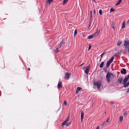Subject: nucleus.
Returning a JSON list of instances; mask_svg holds the SVG:
<instances>
[{"label": "nucleus", "mask_w": 129, "mask_h": 129, "mask_svg": "<svg viewBox=\"0 0 129 129\" xmlns=\"http://www.w3.org/2000/svg\"><path fill=\"white\" fill-rule=\"evenodd\" d=\"M93 84L94 86H96L97 89H99L101 87V83L100 81H98L97 82L96 81L94 82Z\"/></svg>", "instance_id": "1"}, {"label": "nucleus", "mask_w": 129, "mask_h": 129, "mask_svg": "<svg viewBox=\"0 0 129 129\" xmlns=\"http://www.w3.org/2000/svg\"><path fill=\"white\" fill-rule=\"evenodd\" d=\"M111 73L108 72L106 76V81L108 83L110 82V80L111 78Z\"/></svg>", "instance_id": "2"}, {"label": "nucleus", "mask_w": 129, "mask_h": 129, "mask_svg": "<svg viewBox=\"0 0 129 129\" xmlns=\"http://www.w3.org/2000/svg\"><path fill=\"white\" fill-rule=\"evenodd\" d=\"M114 59V57H112L107 62L106 67L107 68H108L110 64L112 62Z\"/></svg>", "instance_id": "3"}, {"label": "nucleus", "mask_w": 129, "mask_h": 129, "mask_svg": "<svg viewBox=\"0 0 129 129\" xmlns=\"http://www.w3.org/2000/svg\"><path fill=\"white\" fill-rule=\"evenodd\" d=\"M90 65H89L88 67H85L84 68V69L86 68V69L84 71V72L86 74H87L88 73V72L90 69Z\"/></svg>", "instance_id": "4"}, {"label": "nucleus", "mask_w": 129, "mask_h": 129, "mask_svg": "<svg viewBox=\"0 0 129 129\" xmlns=\"http://www.w3.org/2000/svg\"><path fill=\"white\" fill-rule=\"evenodd\" d=\"M129 79V74L127 76H126L123 80L122 83V84H124L127 82Z\"/></svg>", "instance_id": "5"}, {"label": "nucleus", "mask_w": 129, "mask_h": 129, "mask_svg": "<svg viewBox=\"0 0 129 129\" xmlns=\"http://www.w3.org/2000/svg\"><path fill=\"white\" fill-rule=\"evenodd\" d=\"M71 75V74H70L68 73H66L65 74L64 78H67L68 80L69 79Z\"/></svg>", "instance_id": "6"}, {"label": "nucleus", "mask_w": 129, "mask_h": 129, "mask_svg": "<svg viewBox=\"0 0 129 129\" xmlns=\"http://www.w3.org/2000/svg\"><path fill=\"white\" fill-rule=\"evenodd\" d=\"M100 32V30H97L93 34V35L94 37H96L97 36H98Z\"/></svg>", "instance_id": "7"}, {"label": "nucleus", "mask_w": 129, "mask_h": 129, "mask_svg": "<svg viewBox=\"0 0 129 129\" xmlns=\"http://www.w3.org/2000/svg\"><path fill=\"white\" fill-rule=\"evenodd\" d=\"M126 70L124 68L122 69L120 71L121 73L123 75H125L126 74Z\"/></svg>", "instance_id": "8"}, {"label": "nucleus", "mask_w": 129, "mask_h": 129, "mask_svg": "<svg viewBox=\"0 0 129 129\" xmlns=\"http://www.w3.org/2000/svg\"><path fill=\"white\" fill-rule=\"evenodd\" d=\"M127 46H129V41L125 40L124 42V46L126 47Z\"/></svg>", "instance_id": "9"}, {"label": "nucleus", "mask_w": 129, "mask_h": 129, "mask_svg": "<svg viewBox=\"0 0 129 129\" xmlns=\"http://www.w3.org/2000/svg\"><path fill=\"white\" fill-rule=\"evenodd\" d=\"M82 88H81L78 87L77 88V89H76V94H77L78 93V92L79 91L81 90V89Z\"/></svg>", "instance_id": "10"}, {"label": "nucleus", "mask_w": 129, "mask_h": 129, "mask_svg": "<svg viewBox=\"0 0 129 129\" xmlns=\"http://www.w3.org/2000/svg\"><path fill=\"white\" fill-rule=\"evenodd\" d=\"M62 83L61 82H60L58 83L57 86L58 88H60L62 87Z\"/></svg>", "instance_id": "11"}, {"label": "nucleus", "mask_w": 129, "mask_h": 129, "mask_svg": "<svg viewBox=\"0 0 129 129\" xmlns=\"http://www.w3.org/2000/svg\"><path fill=\"white\" fill-rule=\"evenodd\" d=\"M118 81L119 82L120 84L122 83V81H123V78L122 77H119L118 79Z\"/></svg>", "instance_id": "12"}, {"label": "nucleus", "mask_w": 129, "mask_h": 129, "mask_svg": "<svg viewBox=\"0 0 129 129\" xmlns=\"http://www.w3.org/2000/svg\"><path fill=\"white\" fill-rule=\"evenodd\" d=\"M90 21L91 22L92 21V20L93 18V16H92V10L90 11Z\"/></svg>", "instance_id": "13"}, {"label": "nucleus", "mask_w": 129, "mask_h": 129, "mask_svg": "<svg viewBox=\"0 0 129 129\" xmlns=\"http://www.w3.org/2000/svg\"><path fill=\"white\" fill-rule=\"evenodd\" d=\"M122 1V0H119V1L115 4V5L117 6L121 3Z\"/></svg>", "instance_id": "14"}, {"label": "nucleus", "mask_w": 129, "mask_h": 129, "mask_svg": "<svg viewBox=\"0 0 129 129\" xmlns=\"http://www.w3.org/2000/svg\"><path fill=\"white\" fill-rule=\"evenodd\" d=\"M94 37L93 35H91L88 36L87 37V38L88 39H92L93 38H94Z\"/></svg>", "instance_id": "15"}, {"label": "nucleus", "mask_w": 129, "mask_h": 129, "mask_svg": "<svg viewBox=\"0 0 129 129\" xmlns=\"http://www.w3.org/2000/svg\"><path fill=\"white\" fill-rule=\"evenodd\" d=\"M104 63V61L102 62H101V64H100V68H101L103 67Z\"/></svg>", "instance_id": "16"}, {"label": "nucleus", "mask_w": 129, "mask_h": 129, "mask_svg": "<svg viewBox=\"0 0 129 129\" xmlns=\"http://www.w3.org/2000/svg\"><path fill=\"white\" fill-rule=\"evenodd\" d=\"M125 22H123L122 24V25L121 27V29H123L125 28Z\"/></svg>", "instance_id": "17"}, {"label": "nucleus", "mask_w": 129, "mask_h": 129, "mask_svg": "<svg viewBox=\"0 0 129 129\" xmlns=\"http://www.w3.org/2000/svg\"><path fill=\"white\" fill-rule=\"evenodd\" d=\"M122 42L121 41H118L117 42V45L119 46L122 43Z\"/></svg>", "instance_id": "18"}, {"label": "nucleus", "mask_w": 129, "mask_h": 129, "mask_svg": "<svg viewBox=\"0 0 129 129\" xmlns=\"http://www.w3.org/2000/svg\"><path fill=\"white\" fill-rule=\"evenodd\" d=\"M84 115V113L83 112H81V118L82 119H83V118Z\"/></svg>", "instance_id": "19"}, {"label": "nucleus", "mask_w": 129, "mask_h": 129, "mask_svg": "<svg viewBox=\"0 0 129 129\" xmlns=\"http://www.w3.org/2000/svg\"><path fill=\"white\" fill-rule=\"evenodd\" d=\"M53 1V0H48L47 1L46 3L47 4L48 3L49 4H50L51 2H52Z\"/></svg>", "instance_id": "20"}, {"label": "nucleus", "mask_w": 129, "mask_h": 129, "mask_svg": "<svg viewBox=\"0 0 129 129\" xmlns=\"http://www.w3.org/2000/svg\"><path fill=\"white\" fill-rule=\"evenodd\" d=\"M67 122H66V121H64L61 124V126H62L63 125H66V124H67Z\"/></svg>", "instance_id": "21"}, {"label": "nucleus", "mask_w": 129, "mask_h": 129, "mask_svg": "<svg viewBox=\"0 0 129 129\" xmlns=\"http://www.w3.org/2000/svg\"><path fill=\"white\" fill-rule=\"evenodd\" d=\"M68 0H64L63 2V5H65L66 3L68 2Z\"/></svg>", "instance_id": "22"}, {"label": "nucleus", "mask_w": 129, "mask_h": 129, "mask_svg": "<svg viewBox=\"0 0 129 129\" xmlns=\"http://www.w3.org/2000/svg\"><path fill=\"white\" fill-rule=\"evenodd\" d=\"M107 124V123H106V122H105L101 125V126H103L104 125H106Z\"/></svg>", "instance_id": "23"}, {"label": "nucleus", "mask_w": 129, "mask_h": 129, "mask_svg": "<svg viewBox=\"0 0 129 129\" xmlns=\"http://www.w3.org/2000/svg\"><path fill=\"white\" fill-rule=\"evenodd\" d=\"M119 121L120 122H121L122 120L123 119V116H120L119 118Z\"/></svg>", "instance_id": "24"}, {"label": "nucleus", "mask_w": 129, "mask_h": 129, "mask_svg": "<svg viewBox=\"0 0 129 129\" xmlns=\"http://www.w3.org/2000/svg\"><path fill=\"white\" fill-rule=\"evenodd\" d=\"M59 49L57 48H56L55 50V52L56 53H57L60 52V51L59 50Z\"/></svg>", "instance_id": "25"}, {"label": "nucleus", "mask_w": 129, "mask_h": 129, "mask_svg": "<svg viewBox=\"0 0 129 129\" xmlns=\"http://www.w3.org/2000/svg\"><path fill=\"white\" fill-rule=\"evenodd\" d=\"M64 44L63 42V40H62L61 42H60V43L59 44V45L60 46H61L62 45Z\"/></svg>", "instance_id": "26"}, {"label": "nucleus", "mask_w": 129, "mask_h": 129, "mask_svg": "<svg viewBox=\"0 0 129 129\" xmlns=\"http://www.w3.org/2000/svg\"><path fill=\"white\" fill-rule=\"evenodd\" d=\"M124 84V85H123V87H126L127 86H128L129 85L127 83H125Z\"/></svg>", "instance_id": "27"}, {"label": "nucleus", "mask_w": 129, "mask_h": 129, "mask_svg": "<svg viewBox=\"0 0 129 129\" xmlns=\"http://www.w3.org/2000/svg\"><path fill=\"white\" fill-rule=\"evenodd\" d=\"M71 123V122H70L69 123H67L66 125V126L67 127L70 126Z\"/></svg>", "instance_id": "28"}, {"label": "nucleus", "mask_w": 129, "mask_h": 129, "mask_svg": "<svg viewBox=\"0 0 129 129\" xmlns=\"http://www.w3.org/2000/svg\"><path fill=\"white\" fill-rule=\"evenodd\" d=\"M99 12L100 14V15H102V11L101 10H99Z\"/></svg>", "instance_id": "29"}, {"label": "nucleus", "mask_w": 129, "mask_h": 129, "mask_svg": "<svg viewBox=\"0 0 129 129\" xmlns=\"http://www.w3.org/2000/svg\"><path fill=\"white\" fill-rule=\"evenodd\" d=\"M77 31L76 30H75L74 33V36H75L77 35Z\"/></svg>", "instance_id": "30"}, {"label": "nucleus", "mask_w": 129, "mask_h": 129, "mask_svg": "<svg viewBox=\"0 0 129 129\" xmlns=\"http://www.w3.org/2000/svg\"><path fill=\"white\" fill-rule=\"evenodd\" d=\"M115 11V9L112 8H111L110 9V12H114Z\"/></svg>", "instance_id": "31"}, {"label": "nucleus", "mask_w": 129, "mask_h": 129, "mask_svg": "<svg viewBox=\"0 0 129 129\" xmlns=\"http://www.w3.org/2000/svg\"><path fill=\"white\" fill-rule=\"evenodd\" d=\"M110 120V118L108 117L107 118V120H106V123H107Z\"/></svg>", "instance_id": "32"}, {"label": "nucleus", "mask_w": 129, "mask_h": 129, "mask_svg": "<svg viewBox=\"0 0 129 129\" xmlns=\"http://www.w3.org/2000/svg\"><path fill=\"white\" fill-rule=\"evenodd\" d=\"M63 104L64 105H65L66 106H67V102L66 101H64L63 102Z\"/></svg>", "instance_id": "33"}, {"label": "nucleus", "mask_w": 129, "mask_h": 129, "mask_svg": "<svg viewBox=\"0 0 129 129\" xmlns=\"http://www.w3.org/2000/svg\"><path fill=\"white\" fill-rule=\"evenodd\" d=\"M69 119V117H68L67 118V119L65 121H66V122H67L68 121Z\"/></svg>", "instance_id": "34"}, {"label": "nucleus", "mask_w": 129, "mask_h": 129, "mask_svg": "<svg viewBox=\"0 0 129 129\" xmlns=\"http://www.w3.org/2000/svg\"><path fill=\"white\" fill-rule=\"evenodd\" d=\"M105 53V52H104L101 54V58L102 57V56L104 55Z\"/></svg>", "instance_id": "35"}, {"label": "nucleus", "mask_w": 129, "mask_h": 129, "mask_svg": "<svg viewBox=\"0 0 129 129\" xmlns=\"http://www.w3.org/2000/svg\"><path fill=\"white\" fill-rule=\"evenodd\" d=\"M61 47V46H60L59 45H58L57 48L59 49Z\"/></svg>", "instance_id": "36"}, {"label": "nucleus", "mask_w": 129, "mask_h": 129, "mask_svg": "<svg viewBox=\"0 0 129 129\" xmlns=\"http://www.w3.org/2000/svg\"><path fill=\"white\" fill-rule=\"evenodd\" d=\"M127 115V112L126 111H125L123 114V115L125 116Z\"/></svg>", "instance_id": "37"}, {"label": "nucleus", "mask_w": 129, "mask_h": 129, "mask_svg": "<svg viewBox=\"0 0 129 129\" xmlns=\"http://www.w3.org/2000/svg\"><path fill=\"white\" fill-rule=\"evenodd\" d=\"M91 46L90 45H89V46L88 50H89L91 48Z\"/></svg>", "instance_id": "38"}, {"label": "nucleus", "mask_w": 129, "mask_h": 129, "mask_svg": "<svg viewBox=\"0 0 129 129\" xmlns=\"http://www.w3.org/2000/svg\"><path fill=\"white\" fill-rule=\"evenodd\" d=\"M104 71L105 72V73H106L107 72V69H104Z\"/></svg>", "instance_id": "39"}, {"label": "nucleus", "mask_w": 129, "mask_h": 129, "mask_svg": "<svg viewBox=\"0 0 129 129\" xmlns=\"http://www.w3.org/2000/svg\"><path fill=\"white\" fill-rule=\"evenodd\" d=\"M117 56V54H115V55H114L113 57H114V58L116 56Z\"/></svg>", "instance_id": "40"}, {"label": "nucleus", "mask_w": 129, "mask_h": 129, "mask_svg": "<svg viewBox=\"0 0 129 129\" xmlns=\"http://www.w3.org/2000/svg\"><path fill=\"white\" fill-rule=\"evenodd\" d=\"M111 76H112L113 77H115V76L113 75V74H112V73H111Z\"/></svg>", "instance_id": "41"}, {"label": "nucleus", "mask_w": 129, "mask_h": 129, "mask_svg": "<svg viewBox=\"0 0 129 129\" xmlns=\"http://www.w3.org/2000/svg\"><path fill=\"white\" fill-rule=\"evenodd\" d=\"M99 128H100L99 126H97V127L96 128V129H99Z\"/></svg>", "instance_id": "42"}, {"label": "nucleus", "mask_w": 129, "mask_h": 129, "mask_svg": "<svg viewBox=\"0 0 129 129\" xmlns=\"http://www.w3.org/2000/svg\"><path fill=\"white\" fill-rule=\"evenodd\" d=\"M127 93L129 92V88L127 89Z\"/></svg>", "instance_id": "43"}, {"label": "nucleus", "mask_w": 129, "mask_h": 129, "mask_svg": "<svg viewBox=\"0 0 129 129\" xmlns=\"http://www.w3.org/2000/svg\"><path fill=\"white\" fill-rule=\"evenodd\" d=\"M127 23H129V18L127 22Z\"/></svg>", "instance_id": "44"}, {"label": "nucleus", "mask_w": 129, "mask_h": 129, "mask_svg": "<svg viewBox=\"0 0 129 129\" xmlns=\"http://www.w3.org/2000/svg\"><path fill=\"white\" fill-rule=\"evenodd\" d=\"M84 64V63H82V64H81L80 65V66H82L83 64Z\"/></svg>", "instance_id": "45"}, {"label": "nucleus", "mask_w": 129, "mask_h": 129, "mask_svg": "<svg viewBox=\"0 0 129 129\" xmlns=\"http://www.w3.org/2000/svg\"><path fill=\"white\" fill-rule=\"evenodd\" d=\"M94 14L95 13V10H94Z\"/></svg>", "instance_id": "46"}, {"label": "nucleus", "mask_w": 129, "mask_h": 129, "mask_svg": "<svg viewBox=\"0 0 129 129\" xmlns=\"http://www.w3.org/2000/svg\"><path fill=\"white\" fill-rule=\"evenodd\" d=\"M28 70L29 71H30V69L29 68H28Z\"/></svg>", "instance_id": "47"}, {"label": "nucleus", "mask_w": 129, "mask_h": 129, "mask_svg": "<svg viewBox=\"0 0 129 129\" xmlns=\"http://www.w3.org/2000/svg\"><path fill=\"white\" fill-rule=\"evenodd\" d=\"M112 28H113L114 30V29H115V28H114V26H112Z\"/></svg>", "instance_id": "48"}, {"label": "nucleus", "mask_w": 129, "mask_h": 129, "mask_svg": "<svg viewBox=\"0 0 129 129\" xmlns=\"http://www.w3.org/2000/svg\"><path fill=\"white\" fill-rule=\"evenodd\" d=\"M82 119H82L81 118V122H82Z\"/></svg>", "instance_id": "49"}, {"label": "nucleus", "mask_w": 129, "mask_h": 129, "mask_svg": "<svg viewBox=\"0 0 129 129\" xmlns=\"http://www.w3.org/2000/svg\"><path fill=\"white\" fill-rule=\"evenodd\" d=\"M129 85V81L127 83Z\"/></svg>", "instance_id": "50"}, {"label": "nucleus", "mask_w": 129, "mask_h": 129, "mask_svg": "<svg viewBox=\"0 0 129 129\" xmlns=\"http://www.w3.org/2000/svg\"><path fill=\"white\" fill-rule=\"evenodd\" d=\"M101 58H100L99 61H101Z\"/></svg>", "instance_id": "51"}, {"label": "nucleus", "mask_w": 129, "mask_h": 129, "mask_svg": "<svg viewBox=\"0 0 129 129\" xmlns=\"http://www.w3.org/2000/svg\"><path fill=\"white\" fill-rule=\"evenodd\" d=\"M111 103L112 104H113V102H111Z\"/></svg>", "instance_id": "52"}, {"label": "nucleus", "mask_w": 129, "mask_h": 129, "mask_svg": "<svg viewBox=\"0 0 129 129\" xmlns=\"http://www.w3.org/2000/svg\"><path fill=\"white\" fill-rule=\"evenodd\" d=\"M128 52H129V48L128 49Z\"/></svg>", "instance_id": "53"}, {"label": "nucleus", "mask_w": 129, "mask_h": 129, "mask_svg": "<svg viewBox=\"0 0 129 129\" xmlns=\"http://www.w3.org/2000/svg\"><path fill=\"white\" fill-rule=\"evenodd\" d=\"M105 114H106V112H105Z\"/></svg>", "instance_id": "54"}]
</instances>
